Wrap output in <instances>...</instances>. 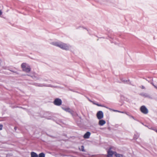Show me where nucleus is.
I'll return each instance as SVG.
<instances>
[{
	"label": "nucleus",
	"mask_w": 157,
	"mask_h": 157,
	"mask_svg": "<svg viewBox=\"0 0 157 157\" xmlns=\"http://www.w3.org/2000/svg\"><path fill=\"white\" fill-rule=\"evenodd\" d=\"M141 95L143 96H144L146 97H148L149 96L147 94L145 93H142L141 94Z\"/></svg>",
	"instance_id": "nucleus-18"
},
{
	"label": "nucleus",
	"mask_w": 157,
	"mask_h": 157,
	"mask_svg": "<svg viewBox=\"0 0 157 157\" xmlns=\"http://www.w3.org/2000/svg\"><path fill=\"white\" fill-rule=\"evenodd\" d=\"M44 81H47V80H46V79H44Z\"/></svg>",
	"instance_id": "nucleus-32"
},
{
	"label": "nucleus",
	"mask_w": 157,
	"mask_h": 157,
	"mask_svg": "<svg viewBox=\"0 0 157 157\" xmlns=\"http://www.w3.org/2000/svg\"><path fill=\"white\" fill-rule=\"evenodd\" d=\"M31 157H38L37 154L34 152H32L31 153Z\"/></svg>",
	"instance_id": "nucleus-12"
},
{
	"label": "nucleus",
	"mask_w": 157,
	"mask_h": 157,
	"mask_svg": "<svg viewBox=\"0 0 157 157\" xmlns=\"http://www.w3.org/2000/svg\"><path fill=\"white\" fill-rule=\"evenodd\" d=\"M28 75L31 76L33 79L35 80H41L40 76L35 73L34 72L30 75Z\"/></svg>",
	"instance_id": "nucleus-4"
},
{
	"label": "nucleus",
	"mask_w": 157,
	"mask_h": 157,
	"mask_svg": "<svg viewBox=\"0 0 157 157\" xmlns=\"http://www.w3.org/2000/svg\"><path fill=\"white\" fill-rule=\"evenodd\" d=\"M148 128H149V129H151V130H152L154 131H155V130H156L157 129H156L155 128H153V127H148Z\"/></svg>",
	"instance_id": "nucleus-21"
},
{
	"label": "nucleus",
	"mask_w": 157,
	"mask_h": 157,
	"mask_svg": "<svg viewBox=\"0 0 157 157\" xmlns=\"http://www.w3.org/2000/svg\"><path fill=\"white\" fill-rule=\"evenodd\" d=\"M23 70L26 72H29L31 70L30 67L25 63H23L21 65Z\"/></svg>",
	"instance_id": "nucleus-2"
},
{
	"label": "nucleus",
	"mask_w": 157,
	"mask_h": 157,
	"mask_svg": "<svg viewBox=\"0 0 157 157\" xmlns=\"http://www.w3.org/2000/svg\"><path fill=\"white\" fill-rule=\"evenodd\" d=\"M106 123L105 121L104 120H100L99 122V124L100 126H102Z\"/></svg>",
	"instance_id": "nucleus-11"
},
{
	"label": "nucleus",
	"mask_w": 157,
	"mask_h": 157,
	"mask_svg": "<svg viewBox=\"0 0 157 157\" xmlns=\"http://www.w3.org/2000/svg\"><path fill=\"white\" fill-rule=\"evenodd\" d=\"M90 134V132H87L84 134L83 137L85 139H88L89 138Z\"/></svg>",
	"instance_id": "nucleus-10"
},
{
	"label": "nucleus",
	"mask_w": 157,
	"mask_h": 157,
	"mask_svg": "<svg viewBox=\"0 0 157 157\" xmlns=\"http://www.w3.org/2000/svg\"><path fill=\"white\" fill-rule=\"evenodd\" d=\"M3 126L2 124H0V130H1L2 129Z\"/></svg>",
	"instance_id": "nucleus-24"
},
{
	"label": "nucleus",
	"mask_w": 157,
	"mask_h": 157,
	"mask_svg": "<svg viewBox=\"0 0 157 157\" xmlns=\"http://www.w3.org/2000/svg\"><path fill=\"white\" fill-rule=\"evenodd\" d=\"M97 117L98 119L101 120L103 117V113L102 111H99L97 113Z\"/></svg>",
	"instance_id": "nucleus-7"
},
{
	"label": "nucleus",
	"mask_w": 157,
	"mask_h": 157,
	"mask_svg": "<svg viewBox=\"0 0 157 157\" xmlns=\"http://www.w3.org/2000/svg\"><path fill=\"white\" fill-rule=\"evenodd\" d=\"M124 113H125L129 117H130V115H129L128 113H127V112H124Z\"/></svg>",
	"instance_id": "nucleus-23"
},
{
	"label": "nucleus",
	"mask_w": 157,
	"mask_h": 157,
	"mask_svg": "<svg viewBox=\"0 0 157 157\" xmlns=\"http://www.w3.org/2000/svg\"><path fill=\"white\" fill-rule=\"evenodd\" d=\"M51 44L65 50H69L71 48V46L69 44L59 41L53 42Z\"/></svg>",
	"instance_id": "nucleus-1"
},
{
	"label": "nucleus",
	"mask_w": 157,
	"mask_h": 157,
	"mask_svg": "<svg viewBox=\"0 0 157 157\" xmlns=\"http://www.w3.org/2000/svg\"><path fill=\"white\" fill-rule=\"evenodd\" d=\"M146 127H148L146 125H144Z\"/></svg>",
	"instance_id": "nucleus-31"
},
{
	"label": "nucleus",
	"mask_w": 157,
	"mask_h": 157,
	"mask_svg": "<svg viewBox=\"0 0 157 157\" xmlns=\"http://www.w3.org/2000/svg\"><path fill=\"white\" fill-rule=\"evenodd\" d=\"M151 84L153 86H155L154 84L152 83V82H151Z\"/></svg>",
	"instance_id": "nucleus-28"
},
{
	"label": "nucleus",
	"mask_w": 157,
	"mask_h": 157,
	"mask_svg": "<svg viewBox=\"0 0 157 157\" xmlns=\"http://www.w3.org/2000/svg\"><path fill=\"white\" fill-rule=\"evenodd\" d=\"M94 104L95 105H97V106H101V107H105V106L102 105H100V104H99L98 103H94ZM106 108H107V109H108V108H107V107H106Z\"/></svg>",
	"instance_id": "nucleus-19"
},
{
	"label": "nucleus",
	"mask_w": 157,
	"mask_h": 157,
	"mask_svg": "<svg viewBox=\"0 0 157 157\" xmlns=\"http://www.w3.org/2000/svg\"><path fill=\"white\" fill-rule=\"evenodd\" d=\"M86 29L87 30V31L88 32V33H90V30H89V29Z\"/></svg>",
	"instance_id": "nucleus-26"
},
{
	"label": "nucleus",
	"mask_w": 157,
	"mask_h": 157,
	"mask_svg": "<svg viewBox=\"0 0 157 157\" xmlns=\"http://www.w3.org/2000/svg\"><path fill=\"white\" fill-rule=\"evenodd\" d=\"M62 100L59 98H57L54 101V104L57 106H59L61 105L62 104Z\"/></svg>",
	"instance_id": "nucleus-6"
},
{
	"label": "nucleus",
	"mask_w": 157,
	"mask_h": 157,
	"mask_svg": "<svg viewBox=\"0 0 157 157\" xmlns=\"http://www.w3.org/2000/svg\"><path fill=\"white\" fill-rule=\"evenodd\" d=\"M141 112L145 114H146L148 112V110L144 105L142 106L140 109Z\"/></svg>",
	"instance_id": "nucleus-5"
},
{
	"label": "nucleus",
	"mask_w": 157,
	"mask_h": 157,
	"mask_svg": "<svg viewBox=\"0 0 157 157\" xmlns=\"http://www.w3.org/2000/svg\"><path fill=\"white\" fill-rule=\"evenodd\" d=\"M139 134L138 133H136L134 134L133 138L134 139H137L139 136Z\"/></svg>",
	"instance_id": "nucleus-13"
},
{
	"label": "nucleus",
	"mask_w": 157,
	"mask_h": 157,
	"mask_svg": "<svg viewBox=\"0 0 157 157\" xmlns=\"http://www.w3.org/2000/svg\"><path fill=\"white\" fill-rule=\"evenodd\" d=\"M129 117L132 118L134 120H136L135 119V118H134V117L133 116H131V115H130V116Z\"/></svg>",
	"instance_id": "nucleus-22"
},
{
	"label": "nucleus",
	"mask_w": 157,
	"mask_h": 157,
	"mask_svg": "<svg viewBox=\"0 0 157 157\" xmlns=\"http://www.w3.org/2000/svg\"><path fill=\"white\" fill-rule=\"evenodd\" d=\"M141 88L142 89H144L145 88V87L144 86H141Z\"/></svg>",
	"instance_id": "nucleus-25"
},
{
	"label": "nucleus",
	"mask_w": 157,
	"mask_h": 157,
	"mask_svg": "<svg viewBox=\"0 0 157 157\" xmlns=\"http://www.w3.org/2000/svg\"><path fill=\"white\" fill-rule=\"evenodd\" d=\"M1 60L0 59V65H1Z\"/></svg>",
	"instance_id": "nucleus-29"
},
{
	"label": "nucleus",
	"mask_w": 157,
	"mask_h": 157,
	"mask_svg": "<svg viewBox=\"0 0 157 157\" xmlns=\"http://www.w3.org/2000/svg\"><path fill=\"white\" fill-rule=\"evenodd\" d=\"M62 108L65 110V111H66L67 112H69L70 113L71 115H73V114L74 113V111L71 110L69 108H64L63 107H62Z\"/></svg>",
	"instance_id": "nucleus-9"
},
{
	"label": "nucleus",
	"mask_w": 157,
	"mask_h": 157,
	"mask_svg": "<svg viewBox=\"0 0 157 157\" xmlns=\"http://www.w3.org/2000/svg\"><path fill=\"white\" fill-rule=\"evenodd\" d=\"M113 110V111L118 112L119 113H124V112H123V111H118L117 110Z\"/></svg>",
	"instance_id": "nucleus-20"
},
{
	"label": "nucleus",
	"mask_w": 157,
	"mask_h": 157,
	"mask_svg": "<svg viewBox=\"0 0 157 157\" xmlns=\"http://www.w3.org/2000/svg\"><path fill=\"white\" fill-rule=\"evenodd\" d=\"M122 82H126V81L123 80L122 81Z\"/></svg>",
	"instance_id": "nucleus-30"
},
{
	"label": "nucleus",
	"mask_w": 157,
	"mask_h": 157,
	"mask_svg": "<svg viewBox=\"0 0 157 157\" xmlns=\"http://www.w3.org/2000/svg\"><path fill=\"white\" fill-rule=\"evenodd\" d=\"M79 149L80 151H85L84 149V147L83 146H82L80 147H79Z\"/></svg>",
	"instance_id": "nucleus-15"
},
{
	"label": "nucleus",
	"mask_w": 157,
	"mask_h": 157,
	"mask_svg": "<svg viewBox=\"0 0 157 157\" xmlns=\"http://www.w3.org/2000/svg\"><path fill=\"white\" fill-rule=\"evenodd\" d=\"M98 1L101 3H102L104 2H106L109 0H98Z\"/></svg>",
	"instance_id": "nucleus-14"
},
{
	"label": "nucleus",
	"mask_w": 157,
	"mask_h": 157,
	"mask_svg": "<svg viewBox=\"0 0 157 157\" xmlns=\"http://www.w3.org/2000/svg\"><path fill=\"white\" fill-rule=\"evenodd\" d=\"M107 153V156L108 157H112L113 155V154L115 155L116 152L112 151H111V148H110L109 151H108Z\"/></svg>",
	"instance_id": "nucleus-8"
},
{
	"label": "nucleus",
	"mask_w": 157,
	"mask_h": 157,
	"mask_svg": "<svg viewBox=\"0 0 157 157\" xmlns=\"http://www.w3.org/2000/svg\"><path fill=\"white\" fill-rule=\"evenodd\" d=\"M154 87L157 89V86H154Z\"/></svg>",
	"instance_id": "nucleus-27"
},
{
	"label": "nucleus",
	"mask_w": 157,
	"mask_h": 157,
	"mask_svg": "<svg viewBox=\"0 0 157 157\" xmlns=\"http://www.w3.org/2000/svg\"><path fill=\"white\" fill-rule=\"evenodd\" d=\"M115 155L116 157H123L122 155L119 154H117L116 153L115 154Z\"/></svg>",
	"instance_id": "nucleus-17"
},
{
	"label": "nucleus",
	"mask_w": 157,
	"mask_h": 157,
	"mask_svg": "<svg viewBox=\"0 0 157 157\" xmlns=\"http://www.w3.org/2000/svg\"><path fill=\"white\" fill-rule=\"evenodd\" d=\"M32 84L33 85H34L38 87H53V86H52L51 85H46L42 83H38L36 82H34Z\"/></svg>",
	"instance_id": "nucleus-3"
},
{
	"label": "nucleus",
	"mask_w": 157,
	"mask_h": 157,
	"mask_svg": "<svg viewBox=\"0 0 157 157\" xmlns=\"http://www.w3.org/2000/svg\"><path fill=\"white\" fill-rule=\"evenodd\" d=\"M38 157H45V155L43 153H41L39 154Z\"/></svg>",
	"instance_id": "nucleus-16"
}]
</instances>
